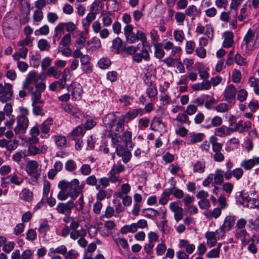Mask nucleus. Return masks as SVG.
<instances>
[{"label": "nucleus", "instance_id": "nucleus-1", "mask_svg": "<svg viewBox=\"0 0 259 259\" xmlns=\"http://www.w3.org/2000/svg\"><path fill=\"white\" fill-rule=\"evenodd\" d=\"M20 114L17 118V125L14 128L16 134H22L25 133L29 125V119L27 115L29 114L28 110L25 107L20 108Z\"/></svg>", "mask_w": 259, "mask_h": 259}, {"label": "nucleus", "instance_id": "nucleus-2", "mask_svg": "<svg viewBox=\"0 0 259 259\" xmlns=\"http://www.w3.org/2000/svg\"><path fill=\"white\" fill-rule=\"evenodd\" d=\"M259 39V31L249 29L245 34L243 41L246 48L248 50H253L256 45V41Z\"/></svg>", "mask_w": 259, "mask_h": 259}, {"label": "nucleus", "instance_id": "nucleus-3", "mask_svg": "<svg viewBox=\"0 0 259 259\" xmlns=\"http://www.w3.org/2000/svg\"><path fill=\"white\" fill-rule=\"evenodd\" d=\"M13 86L10 83H0V101L3 103L9 102L13 99Z\"/></svg>", "mask_w": 259, "mask_h": 259}, {"label": "nucleus", "instance_id": "nucleus-4", "mask_svg": "<svg viewBox=\"0 0 259 259\" xmlns=\"http://www.w3.org/2000/svg\"><path fill=\"white\" fill-rule=\"evenodd\" d=\"M79 183L77 179H74L69 182L70 197L72 200L75 199L82 192L84 184L80 186Z\"/></svg>", "mask_w": 259, "mask_h": 259}, {"label": "nucleus", "instance_id": "nucleus-5", "mask_svg": "<svg viewBox=\"0 0 259 259\" xmlns=\"http://www.w3.org/2000/svg\"><path fill=\"white\" fill-rule=\"evenodd\" d=\"M38 80V76L35 71H30L27 75L23 84V88L26 89L29 92L33 90V84H36Z\"/></svg>", "mask_w": 259, "mask_h": 259}, {"label": "nucleus", "instance_id": "nucleus-6", "mask_svg": "<svg viewBox=\"0 0 259 259\" xmlns=\"http://www.w3.org/2000/svg\"><path fill=\"white\" fill-rule=\"evenodd\" d=\"M75 207L74 203L72 201L66 203H59L56 207V210L59 213L66 215H70L72 209Z\"/></svg>", "mask_w": 259, "mask_h": 259}, {"label": "nucleus", "instance_id": "nucleus-7", "mask_svg": "<svg viewBox=\"0 0 259 259\" xmlns=\"http://www.w3.org/2000/svg\"><path fill=\"white\" fill-rule=\"evenodd\" d=\"M38 163L35 160L29 161L26 167V170L29 175H33L32 178L33 181H36L40 176L37 173Z\"/></svg>", "mask_w": 259, "mask_h": 259}, {"label": "nucleus", "instance_id": "nucleus-8", "mask_svg": "<svg viewBox=\"0 0 259 259\" xmlns=\"http://www.w3.org/2000/svg\"><path fill=\"white\" fill-rule=\"evenodd\" d=\"M205 237L207 240V244L210 247L214 246L217 243V241L220 238L221 232L218 229L215 232H207L205 234Z\"/></svg>", "mask_w": 259, "mask_h": 259}, {"label": "nucleus", "instance_id": "nucleus-9", "mask_svg": "<svg viewBox=\"0 0 259 259\" xmlns=\"http://www.w3.org/2000/svg\"><path fill=\"white\" fill-rule=\"evenodd\" d=\"M235 224V218L232 216H227L224 224L219 228L222 237L224 236L225 232L230 230Z\"/></svg>", "mask_w": 259, "mask_h": 259}, {"label": "nucleus", "instance_id": "nucleus-10", "mask_svg": "<svg viewBox=\"0 0 259 259\" xmlns=\"http://www.w3.org/2000/svg\"><path fill=\"white\" fill-rule=\"evenodd\" d=\"M134 27L132 25H126L123 28L124 34L127 41L133 44L137 40L136 34L133 32Z\"/></svg>", "mask_w": 259, "mask_h": 259}, {"label": "nucleus", "instance_id": "nucleus-11", "mask_svg": "<svg viewBox=\"0 0 259 259\" xmlns=\"http://www.w3.org/2000/svg\"><path fill=\"white\" fill-rule=\"evenodd\" d=\"M236 90L234 85L230 84L225 89L224 98L229 103H233L235 101Z\"/></svg>", "mask_w": 259, "mask_h": 259}, {"label": "nucleus", "instance_id": "nucleus-12", "mask_svg": "<svg viewBox=\"0 0 259 259\" xmlns=\"http://www.w3.org/2000/svg\"><path fill=\"white\" fill-rule=\"evenodd\" d=\"M62 108L64 111L70 114L74 117L78 118L81 114L80 110L77 107L71 104L67 103L62 104Z\"/></svg>", "mask_w": 259, "mask_h": 259}, {"label": "nucleus", "instance_id": "nucleus-13", "mask_svg": "<svg viewBox=\"0 0 259 259\" xmlns=\"http://www.w3.org/2000/svg\"><path fill=\"white\" fill-rule=\"evenodd\" d=\"M113 14L107 11H103L101 13L102 24L104 27H109L113 21Z\"/></svg>", "mask_w": 259, "mask_h": 259}, {"label": "nucleus", "instance_id": "nucleus-14", "mask_svg": "<svg viewBox=\"0 0 259 259\" xmlns=\"http://www.w3.org/2000/svg\"><path fill=\"white\" fill-rule=\"evenodd\" d=\"M96 14L94 13H89L85 18L82 19L81 23L85 33H89V30L91 23L95 19Z\"/></svg>", "mask_w": 259, "mask_h": 259}, {"label": "nucleus", "instance_id": "nucleus-15", "mask_svg": "<svg viewBox=\"0 0 259 259\" xmlns=\"http://www.w3.org/2000/svg\"><path fill=\"white\" fill-rule=\"evenodd\" d=\"M257 164H259V157H253L248 160H243L240 165L245 169L249 170Z\"/></svg>", "mask_w": 259, "mask_h": 259}, {"label": "nucleus", "instance_id": "nucleus-16", "mask_svg": "<svg viewBox=\"0 0 259 259\" xmlns=\"http://www.w3.org/2000/svg\"><path fill=\"white\" fill-rule=\"evenodd\" d=\"M235 237L241 241L245 245L248 243L249 234L245 229H236L235 231Z\"/></svg>", "mask_w": 259, "mask_h": 259}, {"label": "nucleus", "instance_id": "nucleus-17", "mask_svg": "<svg viewBox=\"0 0 259 259\" xmlns=\"http://www.w3.org/2000/svg\"><path fill=\"white\" fill-rule=\"evenodd\" d=\"M143 114V110L141 108L135 109L128 111L124 115H122L124 120H131L135 118L139 114L142 115Z\"/></svg>", "mask_w": 259, "mask_h": 259}, {"label": "nucleus", "instance_id": "nucleus-18", "mask_svg": "<svg viewBox=\"0 0 259 259\" xmlns=\"http://www.w3.org/2000/svg\"><path fill=\"white\" fill-rule=\"evenodd\" d=\"M126 121L124 120V118L120 116L119 119L115 122V120L114 119V117L112 118V123L109 124V126L110 128H113L114 126L115 128L114 130L116 132H122L124 129L123 122Z\"/></svg>", "mask_w": 259, "mask_h": 259}, {"label": "nucleus", "instance_id": "nucleus-19", "mask_svg": "<svg viewBox=\"0 0 259 259\" xmlns=\"http://www.w3.org/2000/svg\"><path fill=\"white\" fill-rule=\"evenodd\" d=\"M82 94V89L81 85L78 83H74L72 92L73 98L75 100H79L81 98Z\"/></svg>", "mask_w": 259, "mask_h": 259}, {"label": "nucleus", "instance_id": "nucleus-20", "mask_svg": "<svg viewBox=\"0 0 259 259\" xmlns=\"http://www.w3.org/2000/svg\"><path fill=\"white\" fill-rule=\"evenodd\" d=\"M223 37L224 38L223 47L225 48L231 47L234 42L233 33L229 31H226L223 34Z\"/></svg>", "mask_w": 259, "mask_h": 259}, {"label": "nucleus", "instance_id": "nucleus-21", "mask_svg": "<svg viewBox=\"0 0 259 259\" xmlns=\"http://www.w3.org/2000/svg\"><path fill=\"white\" fill-rule=\"evenodd\" d=\"M143 59L145 60L149 59V52L146 49H143L141 53H136L133 56V60L137 63L140 62Z\"/></svg>", "mask_w": 259, "mask_h": 259}, {"label": "nucleus", "instance_id": "nucleus-22", "mask_svg": "<svg viewBox=\"0 0 259 259\" xmlns=\"http://www.w3.org/2000/svg\"><path fill=\"white\" fill-rule=\"evenodd\" d=\"M230 130H231L229 127H227L225 125H222L220 127L215 128L214 134L218 137H224L231 134Z\"/></svg>", "mask_w": 259, "mask_h": 259}, {"label": "nucleus", "instance_id": "nucleus-23", "mask_svg": "<svg viewBox=\"0 0 259 259\" xmlns=\"http://www.w3.org/2000/svg\"><path fill=\"white\" fill-rule=\"evenodd\" d=\"M213 183L217 185H221L224 182V172L219 168L215 169L214 174H213Z\"/></svg>", "mask_w": 259, "mask_h": 259}, {"label": "nucleus", "instance_id": "nucleus-24", "mask_svg": "<svg viewBox=\"0 0 259 259\" xmlns=\"http://www.w3.org/2000/svg\"><path fill=\"white\" fill-rule=\"evenodd\" d=\"M87 235L86 230L81 227V228L73 231L70 232V238L76 240L82 237H85Z\"/></svg>", "mask_w": 259, "mask_h": 259}, {"label": "nucleus", "instance_id": "nucleus-25", "mask_svg": "<svg viewBox=\"0 0 259 259\" xmlns=\"http://www.w3.org/2000/svg\"><path fill=\"white\" fill-rule=\"evenodd\" d=\"M164 127V123L159 118H154L151 122V128L153 131H161Z\"/></svg>", "mask_w": 259, "mask_h": 259}, {"label": "nucleus", "instance_id": "nucleus-26", "mask_svg": "<svg viewBox=\"0 0 259 259\" xmlns=\"http://www.w3.org/2000/svg\"><path fill=\"white\" fill-rule=\"evenodd\" d=\"M205 163L202 161H197L193 166V170L195 173L202 174L204 172Z\"/></svg>", "mask_w": 259, "mask_h": 259}, {"label": "nucleus", "instance_id": "nucleus-27", "mask_svg": "<svg viewBox=\"0 0 259 259\" xmlns=\"http://www.w3.org/2000/svg\"><path fill=\"white\" fill-rule=\"evenodd\" d=\"M211 87L210 82L207 80L203 81L201 83L194 84L192 86V89L194 91H201L203 90H209Z\"/></svg>", "mask_w": 259, "mask_h": 259}, {"label": "nucleus", "instance_id": "nucleus-28", "mask_svg": "<svg viewBox=\"0 0 259 259\" xmlns=\"http://www.w3.org/2000/svg\"><path fill=\"white\" fill-rule=\"evenodd\" d=\"M145 82L149 84V87L146 90V93L150 98L155 97L157 94V90L154 85L152 84V81H149L148 79L145 80Z\"/></svg>", "mask_w": 259, "mask_h": 259}, {"label": "nucleus", "instance_id": "nucleus-29", "mask_svg": "<svg viewBox=\"0 0 259 259\" xmlns=\"http://www.w3.org/2000/svg\"><path fill=\"white\" fill-rule=\"evenodd\" d=\"M67 248L65 245H61L56 248H51L48 252V255H52V254L60 253L63 255L66 254Z\"/></svg>", "mask_w": 259, "mask_h": 259}, {"label": "nucleus", "instance_id": "nucleus-30", "mask_svg": "<svg viewBox=\"0 0 259 259\" xmlns=\"http://www.w3.org/2000/svg\"><path fill=\"white\" fill-rule=\"evenodd\" d=\"M28 52V49L26 48H22L19 50V52L15 53L13 57L16 61H19L20 58L25 59Z\"/></svg>", "mask_w": 259, "mask_h": 259}, {"label": "nucleus", "instance_id": "nucleus-31", "mask_svg": "<svg viewBox=\"0 0 259 259\" xmlns=\"http://www.w3.org/2000/svg\"><path fill=\"white\" fill-rule=\"evenodd\" d=\"M85 33V31H82L80 34L79 37L76 39L75 46L77 49H82L84 47V44L86 41V38L84 36Z\"/></svg>", "mask_w": 259, "mask_h": 259}, {"label": "nucleus", "instance_id": "nucleus-32", "mask_svg": "<svg viewBox=\"0 0 259 259\" xmlns=\"http://www.w3.org/2000/svg\"><path fill=\"white\" fill-rule=\"evenodd\" d=\"M142 213L144 217L150 219H153L158 215V211L151 208L143 209Z\"/></svg>", "mask_w": 259, "mask_h": 259}, {"label": "nucleus", "instance_id": "nucleus-33", "mask_svg": "<svg viewBox=\"0 0 259 259\" xmlns=\"http://www.w3.org/2000/svg\"><path fill=\"white\" fill-rule=\"evenodd\" d=\"M155 56L157 58L161 59L164 56L162 45L161 43H156L154 45Z\"/></svg>", "mask_w": 259, "mask_h": 259}, {"label": "nucleus", "instance_id": "nucleus-34", "mask_svg": "<svg viewBox=\"0 0 259 259\" xmlns=\"http://www.w3.org/2000/svg\"><path fill=\"white\" fill-rule=\"evenodd\" d=\"M204 137V135L203 133L190 134V136L189 137L190 142L191 144L200 142L203 140Z\"/></svg>", "mask_w": 259, "mask_h": 259}, {"label": "nucleus", "instance_id": "nucleus-35", "mask_svg": "<svg viewBox=\"0 0 259 259\" xmlns=\"http://www.w3.org/2000/svg\"><path fill=\"white\" fill-rule=\"evenodd\" d=\"M56 145L59 147L65 146L67 144V139L65 136L57 135L54 137Z\"/></svg>", "mask_w": 259, "mask_h": 259}, {"label": "nucleus", "instance_id": "nucleus-36", "mask_svg": "<svg viewBox=\"0 0 259 259\" xmlns=\"http://www.w3.org/2000/svg\"><path fill=\"white\" fill-rule=\"evenodd\" d=\"M62 72L58 70L57 68L54 66L50 67L47 72L48 76H53L55 79H58L61 76Z\"/></svg>", "mask_w": 259, "mask_h": 259}, {"label": "nucleus", "instance_id": "nucleus-37", "mask_svg": "<svg viewBox=\"0 0 259 259\" xmlns=\"http://www.w3.org/2000/svg\"><path fill=\"white\" fill-rule=\"evenodd\" d=\"M210 142L212 145V149L214 152H220L222 149L223 145L221 143L217 142V139L212 136L210 138Z\"/></svg>", "mask_w": 259, "mask_h": 259}, {"label": "nucleus", "instance_id": "nucleus-38", "mask_svg": "<svg viewBox=\"0 0 259 259\" xmlns=\"http://www.w3.org/2000/svg\"><path fill=\"white\" fill-rule=\"evenodd\" d=\"M21 198L25 201L30 202L33 199V193L29 190L24 189L21 193Z\"/></svg>", "mask_w": 259, "mask_h": 259}, {"label": "nucleus", "instance_id": "nucleus-39", "mask_svg": "<svg viewBox=\"0 0 259 259\" xmlns=\"http://www.w3.org/2000/svg\"><path fill=\"white\" fill-rule=\"evenodd\" d=\"M44 15L41 10H35L33 15V24L38 25L43 19Z\"/></svg>", "mask_w": 259, "mask_h": 259}, {"label": "nucleus", "instance_id": "nucleus-40", "mask_svg": "<svg viewBox=\"0 0 259 259\" xmlns=\"http://www.w3.org/2000/svg\"><path fill=\"white\" fill-rule=\"evenodd\" d=\"M136 231V223H133L130 225H125L120 229V232L125 234L127 233H135Z\"/></svg>", "mask_w": 259, "mask_h": 259}, {"label": "nucleus", "instance_id": "nucleus-41", "mask_svg": "<svg viewBox=\"0 0 259 259\" xmlns=\"http://www.w3.org/2000/svg\"><path fill=\"white\" fill-rule=\"evenodd\" d=\"M30 92L31 93L32 95V104H37L43 103V101L41 100V93L37 91H33V90Z\"/></svg>", "mask_w": 259, "mask_h": 259}, {"label": "nucleus", "instance_id": "nucleus-42", "mask_svg": "<svg viewBox=\"0 0 259 259\" xmlns=\"http://www.w3.org/2000/svg\"><path fill=\"white\" fill-rule=\"evenodd\" d=\"M71 42V34L70 33L66 34L63 36L61 41L59 43V47L69 46Z\"/></svg>", "mask_w": 259, "mask_h": 259}, {"label": "nucleus", "instance_id": "nucleus-43", "mask_svg": "<svg viewBox=\"0 0 259 259\" xmlns=\"http://www.w3.org/2000/svg\"><path fill=\"white\" fill-rule=\"evenodd\" d=\"M122 139L125 143L126 146L133 148V143H132V133L129 131L124 132L122 135Z\"/></svg>", "mask_w": 259, "mask_h": 259}, {"label": "nucleus", "instance_id": "nucleus-44", "mask_svg": "<svg viewBox=\"0 0 259 259\" xmlns=\"http://www.w3.org/2000/svg\"><path fill=\"white\" fill-rule=\"evenodd\" d=\"M53 124L52 119H48L44 121L40 125L41 131L42 133L47 134L49 132L50 126Z\"/></svg>", "mask_w": 259, "mask_h": 259}, {"label": "nucleus", "instance_id": "nucleus-45", "mask_svg": "<svg viewBox=\"0 0 259 259\" xmlns=\"http://www.w3.org/2000/svg\"><path fill=\"white\" fill-rule=\"evenodd\" d=\"M222 123V118L218 116H215L211 119L210 124L206 126V128H209L212 126H219Z\"/></svg>", "mask_w": 259, "mask_h": 259}, {"label": "nucleus", "instance_id": "nucleus-46", "mask_svg": "<svg viewBox=\"0 0 259 259\" xmlns=\"http://www.w3.org/2000/svg\"><path fill=\"white\" fill-rule=\"evenodd\" d=\"M7 178L10 180L11 183L17 186L20 185L23 182L22 179L15 173L8 176Z\"/></svg>", "mask_w": 259, "mask_h": 259}, {"label": "nucleus", "instance_id": "nucleus-47", "mask_svg": "<svg viewBox=\"0 0 259 259\" xmlns=\"http://www.w3.org/2000/svg\"><path fill=\"white\" fill-rule=\"evenodd\" d=\"M38 47L41 51H48L50 48L49 42L45 39H40L38 41Z\"/></svg>", "mask_w": 259, "mask_h": 259}, {"label": "nucleus", "instance_id": "nucleus-48", "mask_svg": "<svg viewBox=\"0 0 259 259\" xmlns=\"http://www.w3.org/2000/svg\"><path fill=\"white\" fill-rule=\"evenodd\" d=\"M173 188H170L168 191H165L161 195L160 199H159V202L162 205L165 204L168 200V198L170 195V194L172 193Z\"/></svg>", "mask_w": 259, "mask_h": 259}, {"label": "nucleus", "instance_id": "nucleus-49", "mask_svg": "<svg viewBox=\"0 0 259 259\" xmlns=\"http://www.w3.org/2000/svg\"><path fill=\"white\" fill-rule=\"evenodd\" d=\"M248 225L251 230L259 232V220L250 219L248 221Z\"/></svg>", "mask_w": 259, "mask_h": 259}, {"label": "nucleus", "instance_id": "nucleus-50", "mask_svg": "<svg viewBox=\"0 0 259 259\" xmlns=\"http://www.w3.org/2000/svg\"><path fill=\"white\" fill-rule=\"evenodd\" d=\"M109 181L113 183H118L120 184L122 182L121 178L119 177L117 174L115 173L113 170L110 171L109 177Z\"/></svg>", "mask_w": 259, "mask_h": 259}, {"label": "nucleus", "instance_id": "nucleus-51", "mask_svg": "<svg viewBox=\"0 0 259 259\" xmlns=\"http://www.w3.org/2000/svg\"><path fill=\"white\" fill-rule=\"evenodd\" d=\"M116 195L117 197L122 199V203L124 206H129L131 204L132 198L131 196L127 195L123 196L122 193H116Z\"/></svg>", "mask_w": 259, "mask_h": 259}, {"label": "nucleus", "instance_id": "nucleus-52", "mask_svg": "<svg viewBox=\"0 0 259 259\" xmlns=\"http://www.w3.org/2000/svg\"><path fill=\"white\" fill-rule=\"evenodd\" d=\"M114 242L118 246H121L123 248L126 249L128 248V244L127 240L124 238H118L114 239Z\"/></svg>", "mask_w": 259, "mask_h": 259}, {"label": "nucleus", "instance_id": "nucleus-53", "mask_svg": "<svg viewBox=\"0 0 259 259\" xmlns=\"http://www.w3.org/2000/svg\"><path fill=\"white\" fill-rule=\"evenodd\" d=\"M36 143H28V152L30 155H35L38 154V147L36 145Z\"/></svg>", "mask_w": 259, "mask_h": 259}, {"label": "nucleus", "instance_id": "nucleus-54", "mask_svg": "<svg viewBox=\"0 0 259 259\" xmlns=\"http://www.w3.org/2000/svg\"><path fill=\"white\" fill-rule=\"evenodd\" d=\"M101 8V2L100 1H95L90 7V13H97L100 11Z\"/></svg>", "mask_w": 259, "mask_h": 259}, {"label": "nucleus", "instance_id": "nucleus-55", "mask_svg": "<svg viewBox=\"0 0 259 259\" xmlns=\"http://www.w3.org/2000/svg\"><path fill=\"white\" fill-rule=\"evenodd\" d=\"M98 64L101 68L106 69L110 65L111 62L108 58H103L99 61Z\"/></svg>", "mask_w": 259, "mask_h": 259}, {"label": "nucleus", "instance_id": "nucleus-56", "mask_svg": "<svg viewBox=\"0 0 259 259\" xmlns=\"http://www.w3.org/2000/svg\"><path fill=\"white\" fill-rule=\"evenodd\" d=\"M65 169L68 171H72L76 168V165L75 161L70 159L67 161L65 165Z\"/></svg>", "mask_w": 259, "mask_h": 259}, {"label": "nucleus", "instance_id": "nucleus-57", "mask_svg": "<svg viewBox=\"0 0 259 259\" xmlns=\"http://www.w3.org/2000/svg\"><path fill=\"white\" fill-rule=\"evenodd\" d=\"M235 62L239 65L245 66L247 64L245 58L242 57L239 54H237L234 57Z\"/></svg>", "mask_w": 259, "mask_h": 259}, {"label": "nucleus", "instance_id": "nucleus-58", "mask_svg": "<svg viewBox=\"0 0 259 259\" xmlns=\"http://www.w3.org/2000/svg\"><path fill=\"white\" fill-rule=\"evenodd\" d=\"M108 9L112 10L113 11H117L119 9V5L116 0H110L106 4Z\"/></svg>", "mask_w": 259, "mask_h": 259}, {"label": "nucleus", "instance_id": "nucleus-59", "mask_svg": "<svg viewBox=\"0 0 259 259\" xmlns=\"http://www.w3.org/2000/svg\"><path fill=\"white\" fill-rule=\"evenodd\" d=\"M58 51L60 52L63 56L66 57H69L72 55V50L69 48V46L59 47Z\"/></svg>", "mask_w": 259, "mask_h": 259}, {"label": "nucleus", "instance_id": "nucleus-60", "mask_svg": "<svg viewBox=\"0 0 259 259\" xmlns=\"http://www.w3.org/2000/svg\"><path fill=\"white\" fill-rule=\"evenodd\" d=\"M49 33V28L47 25H45L39 29L35 31V35H47Z\"/></svg>", "mask_w": 259, "mask_h": 259}, {"label": "nucleus", "instance_id": "nucleus-61", "mask_svg": "<svg viewBox=\"0 0 259 259\" xmlns=\"http://www.w3.org/2000/svg\"><path fill=\"white\" fill-rule=\"evenodd\" d=\"M50 191V183L48 181H44L43 185V197L45 199L46 197L49 196Z\"/></svg>", "mask_w": 259, "mask_h": 259}, {"label": "nucleus", "instance_id": "nucleus-62", "mask_svg": "<svg viewBox=\"0 0 259 259\" xmlns=\"http://www.w3.org/2000/svg\"><path fill=\"white\" fill-rule=\"evenodd\" d=\"M218 202L219 203V207L221 208V209H224L227 207L228 204L224 194L220 195L218 199Z\"/></svg>", "mask_w": 259, "mask_h": 259}, {"label": "nucleus", "instance_id": "nucleus-63", "mask_svg": "<svg viewBox=\"0 0 259 259\" xmlns=\"http://www.w3.org/2000/svg\"><path fill=\"white\" fill-rule=\"evenodd\" d=\"M80 171L82 175L88 176L91 173L92 169L90 165L85 164L81 166Z\"/></svg>", "mask_w": 259, "mask_h": 259}, {"label": "nucleus", "instance_id": "nucleus-64", "mask_svg": "<svg viewBox=\"0 0 259 259\" xmlns=\"http://www.w3.org/2000/svg\"><path fill=\"white\" fill-rule=\"evenodd\" d=\"M243 172V170L241 168H236L232 170L233 176L237 180L241 178Z\"/></svg>", "mask_w": 259, "mask_h": 259}]
</instances>
